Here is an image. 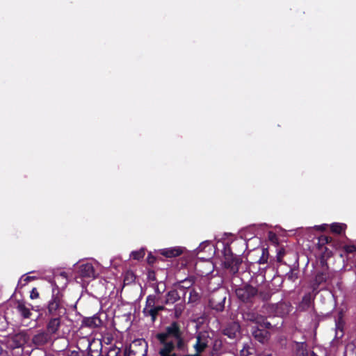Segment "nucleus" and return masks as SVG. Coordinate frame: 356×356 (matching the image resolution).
<instances>
[{
	"label": "nucleus",
	"mask_w": 356,
	"mask_h": 356,
	"mask_svg": "<svg viewBox=\"0 0 356 356\" xmlns=\"http://www.w3.org/2000/svg\"><path fill=\"white\" fill-rule=\"evenodd\" d=\"M156 338L163 345L159 352V356H178L172 353L175 348V343H177L179 349L184 348L182 333L175 322L167 327L164 332L157 334Z\"/></svg>",
	"instance_id": "obj_1"
},
{
	"label": "nucleus",
	"mask_w": 356,
	"mask_h": 356,
	"mask_svg": "<svg viewBox=\"0 0 356 356\" xmlns=\"http://www.w3.org/2000/svg\"><path fill=\"white\" fill-rule=\"evenodd\" d=\"M98 264L95 262H80L78 264V273L83 278L95 279L97 275V269Z\"/></svg>",
	"instance_id": "obj_2"
},
{
	"label": "nucleus",
	"mask_w": 356,
	"mask_h": 356,
	"mask_svg": "<svg viewBox=\"0 0 356 356\" xmlns=\"http://www.w3.org/2000/svg\"><path fill=\"white\" fill-rule=\"evenodd\" d=\"M237 297L243 302H250L257 295L256 288L245 285L236 290Z\"/></svg>",
	"instance_id": "obj_3"
},
{
	"label": "nucleus",
	"mask_w": 356,
	"mask_h": 356,
	"mask_svg": "<svg viewBox=\"0 0 356 356\" xmlns=\"http://www.w3.org/2000/svg\"><path fill=\"white\" fill-rule=\"evenodd\" d=\"M243 318L246 321L254 322L261 327H269L270 326V323L264 316H259L254 312L245 313Z\"/></svg>",
	"instance_id": "obj_4"
},
{
	"label": "nucleus",
	"mask_w": 356,
	"mask_h": 356,
	"mask_svg": "<svg viewBox=\"0 0 356 356\" xmlns=\"http://www.w3.org/2000/svg\"><path fill=\"white\" fill-rule=\"evenodd\" d=\"M209 343V335L207 332H199L196 337V343L194 348L197 353H200L207 347Z\"/></svg>",
	"instance_id": "obj_5"
},
{
	"label": "nucleus",
	"mask_w": 356,
	"mask_h": 356,
	"mask_svg": "<svg viewBox=\"0 0 356 356\" xmlns=\"http://www.w3.org/2000/svg\"><path fill=\"white\" fill-rule=\"evenodd\" d=\"M240 332V325L238 323L234 322L229 324L223 330V334L230 339L236 338Z\"/></svg>",
	"instance_id": "obj_6"
},
{
	"label": "nucleus",
	"mask_w": 356,
	"mask_h": 356,
	"mask_svg": "<svg viewBox=\"0 0 356 356\" xmlns=\"http://www.w3.org/2000/svg\"><path fill=\"white\" fill-rule=\"evenodd\" d=\"M184 248L181 247H172L161 250V254L166 257H177L183 253Z\"/></svg>",
	"instance_id": "obj_7"
},
{
	"label": "nucleus",
	"mask_w": 356,
	"mask_h": 356,
	"mask_svg": "<svg viewBox=\"0 0 356 356\" xmlns=\"http://www.w3.org/2000/svg\"><path fill=\"white\" fill-rule=\"evenodd\" d=\"M257 328L252 332L254 337L261 343H265L268 339V332L264 330V327Z\"/></svg>",
	"instance_id": "obj_8"
},
{
	"label": "nucleus",
	"mask_w": 356,
	"mask_h": 356,
	"mask_svg": "<svg viewBox=\"0 0 356 356\" xmlns=\"http://www.w3.org/2000/svg\"><path fill=\"white\" fill-rule=\"evenodd\" d=\"M60 319L58 318L51 319L47 325L48 332L51 334L56 333L60 327Z\"/></svg>",
	"instance_id": "obj_9"
},
{
	"label": "nucleus",
	"mask_w": 356,
	"mask_h": 356,
	"mask_svg": "<svg viewBox=\"0 0 356 356\" xmlns=\"http://www.w3.org/2000/svg\"><path fill=\"white\" fill-rule=\"evenodd\" d=\"M17 309L24 318H30L31 313L29 308L24 303L19 302Z\"/></svg>",
	"instance_id": "obj_10"
},
{
	"label": "nucleus",
	"mask_w": 356,
	"mask_h": 356,
	"mask_svg": "<svg viewBox=\"0 0 356 356\" xmlns=\"http://www.w3.org/2000/svg\"><path fill=\"white\" fill-rule=\"evenodd\" d=\"M60 307L59 300L57 298H54L49 303V312L54 314L58 309Z\"/></svg>",
	"instance_id": "obj_11"
},
{
	"label": "nucleus",
	"mask_w": 356,
	"mask_h": 356,
	"mask_svg": "<svg viewBox=\"0 0 356 356\" xmlns=\"http://www.w3.org/2000/svg\"><path fill=\"white\" fill-rule=\"evenodd\" d=\"M346 227V225L343 223H333L330 225V229L332 232L336 234H341L343 232Z\"/></svg>",
	"instance_id": "obj_12"
},
{
	"label": "nucleus",
	"mask_w": 356,
	"mask_h": 356,
	"mask_svg": "<svg viewBox=\"0 0 356 356\" xmlns=\"http://www.w3.org/2000/svg\"><path fill=\"white\" fill-rule=\"evenodd\" d=\"M179 299V296L178 293L176 291H171L168 292L166 302L167 303H174Z\"/></svg>",
	"instance_id": "obj_13"
},
{
	"label": "nucleus",
	"mask_w": 356,
	"mask_h": 356,
	"mask_svg": "<svg viewBox=\"0 0 356 356\" xmlns=\"http://www.w3.org/2000/svg\"><path fill=\"white\" fill-rule=\"evenodd\" d=\"M101 323V321L100 319L97 317V316H94L92 318H88L86 321V324L88 325V326H90V327H97L98 326L99 324Z\"/></svg>",
	"instance_id": "obj_14"
},
{
	"label": "nucleus",
	"mask_w": 356,
	"mask_h": 356,
	"mask_svg": "<svg viewBox=\"0 0 356 356\" xmlns=\"http://www.w3.org/2000/svg\"><path fill=\"white\" fill-rule=\"evenodd\" d=\"M145 255V251L143 249H141L138 251H134L131 253L130 257L134 259L139 260L143 258Z\"/></svg>",
	"instance_id": "obj_15"
},
{
	"label": "nucleus",
	"mask_w": 356,
	"mask_h": 356,
	"mask_svg": "<svg viewBox=\"0 0 356 356\" xmlns=\"http://www.w3.org/2000/svg\"><path fill=\"white\" fill-rule=\"evenodd\" d=\"M106 356H121L120 351L117 349H111L108 350Z\"/></svg>",
	"instance_id": "obj_16"
},
{
	"label": "nucleus",
	"mask_w": 356,
	"mask_h": 356,
	"mask_svg": "<svg viewBox=\"0 0 356 356\" xmlns=\"http://www.w3.org/2000/svg\"><path fill=\"white\" fill-rule=\"evenodd\" d=\"M191 285H192V282L191 280H186L182 282L181 287L185 288V289H188L191 286Z\"/></svg>",
	"instance_id": "obj_17"
},
{
	"label": "nucleus",
	"mask_w": 356,
	"mask_h": 356,
	"mask_svg": "<svg viewBox=\"0 0 356 356\" xmlns=\"http://www.w3.org/2000/svg\"><path fill=\"white\" fill-rule=\"evenodd\" d=\"M39 297V293L35 288H33L31 292V298L35 299Z\"/></svg>",
	"instance_id": "obj_18"
},
{
	"label": "nucleus",
	"mask_w": 356,
	"mask_h": 356,
	"mask_svg": "<svg viewBox=\"0 0 356 356\" xmlns=\"http://www.w3.org/2000/svg\"><path fill=\"white\" fill-rule=\"evenodd\" d=\"M148 313L153 317L154 318V316L157 314L158 313V309H156V308H155V307H150L149 309L148 310Z\"/></svg>",
	"instance_id": "obj_19"
},
{
	"label": "nucleus",
	"mask_w": 356,
	"mask_h": 356,
	"mask_svg": "<svg viewBox=\"0 0 356 356\" xmlns=\"http://www.w3.org/2000/svg\"><path fill=\"white\" fill-rule=\"evenodd\" d=\"M198 294L194 291L191 290L190 292V300L194 301L197 298Z\"/></svg>",
	"instance_id": "obj_20"
},
{
	"label": "nucleus",
	"mask_w": 356,
	"mask_h": 356,
	"mask_svg": "<svg viewBox=\"0 0 356 356\" xmlns=\"http://www.w3.org/2000/svg\"><path fill=\"white\" fill-rule=\"evenodd\" d=\"M154 298L149 296L147 298V305L150 308L154 307Z\"/></svg>",
	"instance_id": "obj_21"
},
{
	"label": "nucleus",
	"mask_w": 356,
	"mask_h": 356,
	"mask_svg": "<svg viewBox=\"0 0 356 356\" xmlns=\"http://www.w3.org/2000/svg\"><path fill=\"white\" fill-rule=\"evenodd\" d=\"M44 339V341L46 340V337H45V334H38L36 335L35 337H34V341H38L39 340H43Z\"/></svg>",
	"instance_id": "obj_22"
},
{
	"label": "nucleus",
	"mask_w": 356,
	"mask_h": 356,
	"mask_svg": "<svg viewBox=\"0 0 356 356\" xmlns=\"http://www.w3.org/2000/svg\"><path fill=\"white\" fill-rule=\"evenodd\" d=\"M241 353L242 356H248L249 354H250V353L248 350V348H246L245 347H244L241 350Z\"/></svg>",
	"instance_id": "obj_23"
},
{
	"label": "nucleus",
	"mask_w": 356,
	"mask_h": 356,
	"mask_svg": "<svg viewBox=\"0 0 356 356\" xmlns=\"http://www.w3.org/2000/svg\"><path fill=\"white\" fill-rule=\"evenodd\" d=\"M326 226L327 225L324 224L322 225H316L314 227V228L317 230L323 231L325 229Z\"/></svg>",
	"instance_id": "obj_24"
},
{
	"label": "nucleus",
	"mask_w": 356,
	"mask_h": 356,
	"mask_svg": "<svg viewBox=\"0 0 356 356\" xmlns=\"http://www.w3.org/2000/svg\"><path fill=\"white\" fill-rule=\"evenodd\" d=\"M257 356H272L270 352H263L257 355Z\"/></svg>",
	"instance_id": "obj_25"
},
{
	"label": "nucleus",
	"mask_w": 356,
	"mask_h": 356,
	"mask_svg": "<svg viewBox=\"0 0 356 356\" xmlns=\"http://www.w3.org/2000/svg\"><path fill=\"white\" fill-rule=\"evenodd\" d=\"M269 238L271 241H274V239L276 238L275 235L273 233L269 234Z\"/></svg>",
	"instance_id": "obj_26"
},
{
	"label": "nucleus",
	"mask_w": 356,
	"mask_h": 356,
	"mask_svg": "<svg viewBox=\"0 0 356 356\" xmlns=\"http://www.w3.org/2000/svg\"><path fill=\"white\" fill-rule=\"evenodd\" d=\"M206 245H207V243H206V242H204V243H201V244L200 245V246L198 247V248H197V249H198L199 250H202V248H203L204 246H205Z\"/></svg>",
	"instance_id": "obj_27"
},
{
	"label": "nucleus",
	"mask_w": 356,
	"mask_h": 356,
	"mask_svg": "<svg viewBox=\"0 0 356 356\" xmlns=\"http://www.w3.org/2000/svg\"><path fill=\"white\" fill-rule=\"evenodd\" d=\"M31 279V277H26L24 279V281H25V282H28V281H29Z\"/></svg>",
	"instance_id": "obj_28"
},
{
	"label": "nucleus",
	"mask_w": 356,
	"mask_h": 356,
	"mask_svg": "<svg viewBox=\"0 0 356 356\" xmlns=\"http://www.w3.org/2000/svg\"><path fill=\"white\" fill-rule=\"evenodd\" d=\"M148 262H149V263H152V262H153V259H152V258L149 257V258H148Z\"/></svg>",
	"instance_id": "obj_29"
},
{
	"label": "nucleus",
	"mask_w": 356,
	"mask_h": 356,
	"mask_svg": "<svg viewBox=\"0 0 356 356\" xmlns=\"http://www.w3.org/2000/svg\"><path fill=\"white\" fill-rule=\"evenodd\" d=\"M156 309H158V312L163 309L162 307H156Z\"/></svg>",
	"instance_id": "obj_30"
},
{
	"label": "nucleus",
	"mask_w": 356,
	"mask_h": 356,
	"mask_svg": "<svg viewBox=\"0 0 356 356\" xmlns=\"http://www.w3.org/2000/svg\"><path fill=\"white\" fill-rule=\"evenodd\" d=\"M311 356H317V355L316 354H314V353H312Z\"/></svg>",
	"instance_id": "obj_31"
}]
</instances>
